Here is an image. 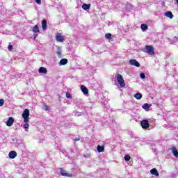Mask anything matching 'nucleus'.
<instances>
[{
  "label": "nucleus",
  "mask_w": 178,
  "mask_h": 178,
  "mask_svg": "<svg viewBox=\"0 0 178 178\" xmlns=\"http://www.w3.org/2000/svg\"><path fill=\"white\" fill-rule=\"evenodd\" d=\"M22 116L24 119V123H29L30 122V110L27 108L24 110Z\"/></svg>",
  "instance_id": "f257e3e1"
},
{
  "label": "nucleus",
  "mask_w": 178,
  "mask_h": 178,
  "mask_svg": "<svg viewBox=\"0 0 178 178\" xmlns=\"http://www.w3.org/2000/svg\"><path fill=\"white\" fill-rule=\"evenodd\" d=\"M117 81L120 84V87H126V83H124V79H123V76L120 74H118L117 75Z\"/></svg>",
  "instance_id": "f03ea898"
},
{
  "label": "nucleus",
  "mask_w": 178,
  "mask_h": 178,
  "mask_svg": "<svg viewBox=\"0 0 178 178\" xmlns=\"http://www.w3.org/2000/svg\"><path fill=\"white\" fill-rule=\"evenodd\" d=\"M140 126L142 129L147 130V129H149V122L148 120H143L140 122Z\"/></svg>",
  "instance_id": "7ed1b4c3"
},
{
  "label": "nucleus",
  "mask_w": 178,
  "mask_h": 178,
  "mask_svg": "<svg viewBox=\"0 0 178 178\" xmlns=\"http://www.w3.org/2000/svg\"><path fill=\"white\" fill-rule=\"evenodd\" d=\"M145 49L147 54H149V55H155V51H154V47L152 46L146 45Z\"/></svg>",
  "instance_id": "20e7f679"
},
{
  "label": "nucleus",
  "mask_w": 178,
  "mask_h": 178,
  "mask_svg": "<svg viewBox=\"0 0 178 178\" xmlns=\"http://www.w3.org/2000/svg\"><path fill=\"white\" fill-rule=\"evenodd\" d=\"M13 123H15V118H13V117H10L6 122V126L10 127L11 126H13Z\"/></svg>",
  "instance_id": "39448f33"
},
{
  "label": "nucleus",
  "mask_w": 178,
  "mask_h": 178,
  "mask_svg": "<svg viewBox=\"0 0 178 178\" xmlns=\"http://www.w3.org/2000/svg\"><path fill=\"white\" fill-rule=\"evenodd\" d=\"M129 63L130 65H131L132 66H136V67H140V63H138V61H137L135 59H131L129 60Z\"/></svg>",
  "instance_id": "423d86ee"
},
{
  "label": "nucleus",
  "mask_w": 178,
  "mask_h": 178,
  "mask_svg": "<svg viewBox=\"0 0 178 178\" xmlns=\"http://www.w3.org/2000/svg\"><path fill=\"white\" fill-rule=\"evenodd\" d=\"M56 40L58 42H63V41H65V38H63V36H62L61 33H58L56 36Z\"/></svg>",
  "instance_id": "0eeeda50"
},
{
  "label": "nucleus",
  "mask_w": 178,
  "mask_h": 178,
  "mask_svg": "<svg viewBox=\"0 0 178 178\" xmlns=\"http://www.w3.org/2000/svg\"><path fill=\"white\" fill-rule=\"evenodd\" d=\"M8 156L10 159H15V158L17 156V153L16 152V151H11L9 152Z\"/></svg>",
  "instance_id": "6e6552de"
},
{
  "label": "nucleus",
  "mask_w": 178,
  "mask_h": 178,
  "mask_svg": "<svg viewBox=\"0 0 178 178\" xmlns=\"http://www.w3.org/2000/svg\"><path fill=\"white\" fill-rule=\"evenodd\" d=\"M60 173L61 175V176H65L67 177H72V174H69L67 172H66V170L60 168Z\"/></svg>",
  "instance_id": "1a4fd4ad"
},
{
  "label": "nucleus",
  "mask_w": 178,
  "mask_h": 178,
  "mask_svg": "<svg viewBox=\"0 0 178 178\" xmlns=\"http://www.w3.org/2000/svg\"><path fill=\"white\" fill-rule=\"evenodd\" d=\"M81 90L84 95H88V89L85 86H81Z\"/></svg>",
  "instance_id": "9d476101"
},
{
  "label": "nucleus",
  "mask_w": 178,
  "mask_h": 178,
  "mask_svg": "<svg viewBox=\"0 0 178 178\" xmlns=\"http://www.w3.org/2000/svg\"><path fill=\"white\" fill-rule=\"evenodd\" d=\"M39 73L42 74H47L48 73V70L44 67H40L38 70Z\"/></svg>",
  "instance_id": "9b49d317"
},
{
  "label": "nucleus",
  "mask_w": 178,
  "mask_h": 178,
  "mask_svg": "<svg viewBox=\"0 0 178 178\" xmlns=\"http://www.w3.org/2000/svg\"><path fill=\"white\" fill-rule=\"evenodd\" d=\"M67 58H63L60 60L59 62V65L60 66H64V65H67Z\"/></svg>",
  "instance_id": "f8f14e48"
},
{
  "label": "nucleus",
  "mask_w": 178,
  "mask_h": 178,
  "mask_svg": "<svg viewBox=\"0 0 178 178\" xmlns=\"http://www.w3.org/2000/svg\"><path fill=\"white\" fill-rule=\"evenodd\" d=\"M150 173L151 175H154V176H159V172H158V170H156V168H152L151 170H150Z\"/></svg>",
  "instance_id": "ddd939ff"
},
{
  "label": "nucleus",
  "mask_w": 178,
  "mask_h": 178,
  "mask_svg": "<svg viewBox=\"0 0 178 178\" xmlns=\"http://www.w3.org/2000/svg\"><path fill=\"white\" fill-rule=\"evenodd\" d=\"M142 108L147 112V111H149V108H151V104H148V103H145L142 106Z\"/></svg>",
  "instance_id": "4468645a"
},
{
  "label": "nucleus",
  "mask_w": 178,
  "mask_h": 178,
  "mask_svg": "<svg viewBox=\"0 0 178 178\" xmlns=\"http://www.w3.org/2000/svg\"><path fill=\"white\" fill-rule=\"evenodd\" d=\"M165 16H166L167 17H169V19H173V14L172 13V11L165 12Z\"/></svg>",
  "instance_id": "2eb2a0df"
},
{
  "label": "nucleus",
  "mask_w": 178,
  "mask_h": 178,
  "mask_svg": "<svg viewBox=\"0 0 178 178\" xmlns=\"http://www.w3.org/2000/svg\"><path fill=\"white\" fill-rule=\"evenodd\" d=\"M47 20L43 19L42 21V30H47Z\"/></svg>",
  "instance_id": "dca6fc26"
},
{
  "label": "nucleus",
  "mask_w": 178,
  "mask_h": 178,
  "mask_svg": "<svg viewBox=\"0 0 178 178\" xmlns=\"http://www.w3.org/2000/svg\"><path fill=\"white\" fill-rule=\"evenodd\" d=\"M140 29L142 31H147V30H148V25L145 24H142L140 26Z\"/></svg>",
  "instance_id": "f3484780"
},
{
  "label": "nucleus",
  "mask_w": 178,
  "mask_h": 178,
  "mask_svg": "<svg viewBox=\"0 0 178 178\" xmlns=\"http://www.w3.org/2000/svg\"><path fill=\"white\" fill-rule=\"evenodd\" d=\"M90 7L91 4L83 3L82 5V8H83L84 10H88V9H90Z\"/></svg>",
  "instance_id": "a211bd4d"
},
{
  "label": "nucleus",
  "mask_w": 178,
  "mask_h": 178,
  "mask_svg": "<svg viewBox=\"0 0 178 178\" xmlns=\"http://www.w3.org/2000/svg\"><path fill=\"white\" fill-rule=\"evenodd\" d=\"M33 33H40V29L38 28V25H35L32 29Z\"/></svg>",
  "instance_id": "6ab92c4d"
},
{
  "label": "nucleus",
  "mask_w": 178,
  "mask_h": 178,
  "mask_svg": "<svg viewBox=\"0 0 178 178\" xmlns=\"http://www.w3.org/2000/svg\"><path fill=\"white\" fill-rule=\"evenodd\" d=\"M134 97L136 99H141V98H143V95L141 93H136L134 95Z\"/></svg>",
  "instance_id": "aec40b11"
},
{
  "label": "nucleus",
  "mask_w": 178,
  "mask_h": 178,
  "mask_svg": "<svg viewBox=\"0 0 178 178\" xmlns=\"http://www.w3.org/2000/svg\"><path fill=\"white\" fill-rule=\"evenodd\" d=\"M104 149H105V147H104V146H101V145L97 146L98 152H104Z\"/></svg>",
  "instance_id": "412c9836"
},
{
  "label": "nucleus",
  "mask_w": 178,
  "mask_h": 178,
  "mask_svg": "<svg viewBox=\"0 0 178 178\" xmlns=\"http://www.w3.org/2000/svg\"><path fill=\"white\" fill-rule=\"evenodd\" d=\"M172 154H173L174 156H175L176 158H178V151L176 149V147H174L172 149Z\"/></svg>",
  "instance_id": "4be33fe9"
},
{
  "label": "nucleus",
  "mask_w": 178,
  "mask_h": 178,
  "mask_svg": "<svg viewBox=\"0 0 178 178\" xmlns=\"http://www.w3.org/2000/svg\"><path fill=\"white\" fill-rule=\"evenodd\" d=\"M24 129H25V131H27V129H29V127H30V124H29V123L25 122V124H24L23 126Z\"/></svg>",
  "instance_id": "5701e85b"
},
{
  "label": "nucleus",
  "mask_w": 178,
  "mask_h": 178,
  "mask_svg": "<svg viewBox=\"0 0 178 178\" xmlns=\"http://www.w3.org/2000/svg\"><path fill=\"white\" fill-rule=\"evenodd\" d=\"M124 158V161H126L127 162H129V161L131 159V157L130 156V155H125Z\"/></svg>",
  "instance_id": "b1692460"
},
{
  "label": "nucleus",
  "mask_w": 178,
  "mask_h": 178,
  "mask_svg": "<svg viewBox=\"0 0 178 178\" xmlns=\"http://www.w3.org/2000/svg\"><path fill=\"white\" fill-rule=\"evenodd\" d=\"M105 37H106V38H107V40H111V38H112V34H111V33H106L105 34Z\"/></svg>",
  "instance_id": "393cba45"
},
{
  "label": "nucleus",
  "mask_w": 178,
  "mask_h": 178,
  "mask_svg": "<svg viewBox=\"0 0 178 178\" xmlns=\"http://www.w3.org/2000/svg\"><path fill=\"white\" fill-rule=\"evenodd\" d=\"M66 98H67L68 99H71L72 98V95H70V92H67L66 93Z\"/></svg>",
  "instance_id": "a878e982"
},
{
  "label": "nucleus",
  "mask_w": 178,
  "mask_h": 178,
  "mask_svg": "<svg viewBox=\"0 0 178 178\" xmlns=\"http://www.w3.org/2000/svg\"><path fill=\"white\" fill-rule=\"evenodd\" d=\"M5 104V100L3 99H0V106H3Z\"/></svg>",
  "instance_id": "bb28decb"
},
{
  "label": "nucleus",
  "mask_w": 178,
  "mask_h": 178,
  "mask_svg": "<svg viewBox=\"0 0 178 178\" xmlns=\"http://www.w3.org/2000/svg\"><path fill=\"white\" fill-rule=\"evenodd\" d=\"M8 51H12V49H13V46L10 44H9L8 47Z\"/></svg>",
  "instance_id": "cd10ccee"
},
{
  "label": "nucleus",
  "mask_w": 178,
  "mask_h": 178,
  "mask_svg": "<svg viewBox=\"0 0 178 178\" xmlns=\"http://www.w3.org/2000/svg\"><path fill=\"white\" fill-rule=\"evenodd\" d=\"M42 109H43L44 111H49V106H47V105H44V106H43Z\"/></svg>",
  "instance_id": "c85d7f7f"
},
{
  "label": "nucleus",
  "mask_w": 178,
  "mask_h": 178,
  "mask_svg": "<svg viewBox=\"0 0 178 178\" xmlns=\"http://www.w3.org/2000/svg\"><path fill=\"white\" fill-rule=\"evenodd\" d=\"M56 54L58 56H60V55H62V51L60 49H58Z\"/></svg>",
  "instance_id": "c756f323"
},
{
  "label": "nucleus",
  "mask_w": 178,
  "mask_h": 178,
  "mask_svg": "<svg viewBox=\"0 0 178 178\" xmlns=\"http://www.w3.org/2000/svg\"><path fill=\"white\" fill-rule=\"evenodd\" d=\"M140 79H145V74H144V72L140 73Z\"/></svg>",
  "instance_id": "7c9ffc66"
},
{
  "label": "nucleus",
  "mask_w": 178,
  "mask_h": 178,
  "mask_svg": "<svg viewBox=\"0 0 178 178\" xmlns=\"http://www.w3.org/2000/svg\"><path fill=\"white\" fill-rule=\"evenodd\" d=\"M83 115V113L81 112H76L75 113V116H81Z\"/></svg>",
  "instance_id": "2f4dec72"
},
{
  "label": "nucleus",
  "mask_w": 178,
  "mask_h": 178,
  "mask_svg": "<svg viewBox=\"0 0 178 178\" xmlns=\"http://www.w3.org/2000/svg\"><path fill=\"white\" fill-rule=\"evenodd\" d=\"M36 3H41V0H35Z\"/></svg>",
  "instance_id": "473e14b6"
},
{
  "label": "nucleus",
  "mask_w": 178,
  "mask_h": 178,
  "mask_svg": "<svg viewBox=\"0 0 178 178\" xmlns=\"http://www.w3.org/2000/svg\"><path fill=\"white\" fill-rule=\"evenodd\" d=\"M75 141H80V138H75Z\"/></svg>",
  "instance_id": "72a5a7b5"
},
{
  "label": "nucleus",
  "mask_w": 178,
  "mask_h": 178,
  "mask_svg": "<svg viewBox=\"0 0 178 178\" xmlns=\"http://www.w3.org/2000/svg\"><path fill=\"white\" fill-rule=\"evenodd\" d=\"M37 35H34V38H33L34 40H35V38H37Z\"/></svg>",
  "instance_id": "f704fd0d"
},
{
  "label": "nucleus",
  "mask_w": 178,
  "mask_h": 178,
  "mask_svg": "<svg viewBox=\"0 0 178 178\" xmlns=\"http://www.w3.org/2000/svg\"><path fill=\"white\" fill-rule=\"evenodd\" d=\"M174 38L176 40V41H177V37L175 36Z\"/></svg>",
  "instance_id": "c9c22d12"
},
{
  "label": "nucleus",
  "mask_w": 178,
  "mask_h": 178,
  "mask_svg": "<svg viewBox=\"0 0 178 178\" xmlns=\"http://www.w3.org/2000/svg\"><path fill=\"white\" fill-rule=\"evenodd\" d=\"M177 3H178V0H176Z\"/></svg>",
  "instance_id": "e433bc0d"
},
{
  "label": "nucleus",
  "mask_w": 178,
  "mask_h": 178,
  "mask_svg": "<svg viewBox=\"0 0 178 178\" xmlns=\"http://www.w3.org/2000/svg\"><path fill=\"white\" fill-rule=\"evenodd\" d=\"M88 156H85L86 158H87Z\"/></svg>",
  "instance_id": "4c0bfd02"
}]
</instances>
